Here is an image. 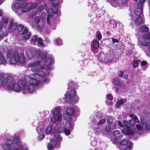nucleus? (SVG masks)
<instances>
[{
  "mask_svg": "<svg viewBox=\"0 0 150 150\" xmlns=\"http://www.w3.org/2000/svg\"><path fill=\"white\" fill-rule=\"evenodd\" d=\"M40 62V61H36L29 63L28 65L29 67H32L31 70L32 71H35V73L36 75L42 77L45 75V72L42 70H39L37 71L39 68L38 67Z\"/></svg>",
  "mask_w": 150,
  "mask_h": 150,
  "instance_id": "1",
  "label": "nucleus"
},
{
  "mask_svg": "<svg viewBox=\"0 0 150 150\" xmlns=\"http://www.w3.org/2000/svg\"><path fill=\"white\" fill-rule=\"evenodd\" d=\"M27 82L25 79H20L18 81V83H13L11 85L12 88L16 91H19L21 89H23L26 87Z\"/></svg>",
  "mask_w": 150,
  "mask_h": 150,
  "instance_id": "2",
  "label": "nucleus"
},
{
  "mask_svg": "<svg viewBox=\"0 0 150 150\" xmlns=\"http://www.w3.org/2000/svg\"><path fill=\"white\" fill-rule=\"evenodd\" d=\"M30 84L28 85L27 89L30 92L33 91L35 88V86L38 84V81L34 79L35 76L33 74L30 75L29 76Z\"/></svg>",
  "mask_w": 150,
  "mask_h": 150,
  "instance_id": "3",
  "label": "nucleus"
},
{
  "mask_svg": "<svg viewBox=\"0 0 150 150\" xmlns=\"http://www.w3.org/2000/svg\"><path fill=\"white\" fill-rule=\"evenodd\" d=\"M15 54L17 62L21 63H24L25 62V60L23 53H21L19 54L18 51L15 50Z\"/></svg>",
  "mask_w": 150,
  "mask_h": 150,
  "instance_id": "4",
  "label": "nucleus"
},
{
  "mask_svg": "<svg viewBox=\"0 0 150 150\" xmlns=\"http://www.w3.org/2000/svg\"><path fill=\"white\" fill-rule=\"evenodd\" d=\"M145 42H141V44L143 46H147L148 45L149 43H150V33H147L143 36Z\"/></svg>",
  "mask_w": 150,
  "mask_h": 150,
  "instance_id": "5",
  "label": "nucleus"
},
{
  "mask_svg": "<svg viewBox=\"0 0 150 150\" xmlns=\"http://www.w3.org/2000/svg\"><path fill=\"white\" fill-rule=\"evenodd\" d=\"M77 86V84H74L72 83H70L69 84V87L71 88V91L70 94L71 96L73 98L75 97L76 95V91L75 90V88H76Z\"/></svg>",
  "mask_w": 150,
  "mask_h": 150,
  "instance_id": "6",
  "label": "nucleus"
},
{
  "mask_svg": "<svg viewBox=\"0 0 150 150\" xmlns=\"http://www.w3.org/2000/svg\"><path fill=\"white\" fill-rule=\"evenodd\" d=\"M5 81H6V84H7L8 88L9 89H11V85L13 83L12 77L11 76H7L5 78Z\"/></svg>",
  "mask_w": 150,
  "mask_h": 150,
  "instance_id": "7",
  "label": "nucleus"
},
{
  "mask_svg": "<svg viewBox=\"0 0 150 150\" xmlns=\"http://www.w3.org/2000/svg\"><path fill=\"white\" fill-rule=\"evenodd\" d=\"M57 141L54 139H52L50 141V142L48 143L47 148L49 150H51L54 147H55L57 144Z\"/></svg>",
  "mask_w": 150,
  "mask_h": 150,
  "instance_id": "8",
  "label": "nucleus"
},
{
  "mask_svg": "<svg viewBox=\"0 0 150 150\" xmlns=\"http://www.w3.org/2000/svg\"><path fill=\"white\" fill-rule=\"evenodd\" d=\"M28 32V30L27 28H25L24 30L22 33V35H25L23 37L24 39H28L30 37L31 34L30 33L26 34Z\"/></svg>",
  "mask_w": 150,
  "mask_h": 150,
  "instance_id": "9",
  "label": "nucleus"
},
{
  "mask_svg": "<svg viewBox=\"0 0 150 150\" xmlns=\"http://www.w3.org/2000/svg\"><path fill=\"white\" fill-rule=\"evenodd\" d=\"M139 30L142 33L146 34L149 31V29L147 26L144 25L140 27Z\"/></svg>",
  "mask_w": 150,
  "mask_h": 150,
  "instance_id": "10",
  "label": "nucleus"
},
{
  "mask_svg": "<svg viewBox=\"0 0 150 150\" xmlns=\"http://www.w3.org/2000/svg\"><path fill=\"white\" fill-rule=\"evenodd\" d=\"M122 131L123 133L125 135H132L134 133L132 130L128 129L123 128L122 129Z\"/></svg>",
  "mask_w": 150,
  "mask_h": 150,
  "instance_id": "11",
  "label": "nucleus"
},
{
  "mask_svg": "<svg viewBox=\"0 0 150 150\" xmlns=\"http://www.w3.org/2000/svg\"><path fill=\"white\" fill-rule=\"evenodd\" d=\"M118 147L120 150H131V149L132 148L133 146L132 143L130 142L124 148H122V146L121 145H119Z\"/></svg>",
  "mask_w": 150,
  "mask_h": 150,
  "instance_id": "12",
  "label": "nucleus"
},
{
  "mask_svg": "<svg viewBox=\"0 0 150 150\" xmlns=\"http://www.w3.org/2000/svg\"><path fill=\"white\" fill-rule=\"evenodd\" d=\"M137 6L138 8L135 9L134 11V14L136 16L140 15L143 11V6L140 7L138 5Z\"/></svg>",
  "mask_w": 150,
  "mask_h": 150,
  "instance_id": "13",
  "label": "nucleus"
},
{
  "mask_svg": "<svg viewBox=\"0 0 150 150\" xmlns=\"http://www.w3.org/2000/svg\"><path fill=\"white\" fill-rule=\"evenodd\" d=\"M25 53L29 59L32 58L34 54V52L30 49H28L26 50Z\"/></svg>",
  "mask_w": 150,
  "mask_h": 150,
  "instance_id": "14",
  "label": "nucleus"
},
{
  "mask_svg": "<svg viewBox=\"0 0 150 150\" xmlns=\"http://www.w3.org/2000/svg\"><path fill=\"white\" fill-rule=\"evenodd\" d=\"M13 56L9 58V62L11 64H15L17 62L15 54V51L13 52Z\"/></svg>",
  "mask_w": 150,
  "mask_h": 150,
  "instance_id": "15",
  "label": "nucleus"
},
{
  "mask_svg": "<svg viewBox=\"0 0 150 150\" xmlns=\"http://www.w3.org/2000/svg\"><path fill=\"white\" fill-rule=\"evenodd\" d=\"M142 22V17L140 16H138L134 21L135 24L137 25H140Z\"/></svg>",
  "mask_w": 150,
  "mask_h": 150,
  "instance_id": "16",
  "label": "nucleus"
},
{
  "mask_svg": "<svg viewBox=\"0 0 150 150\" xmlns=\"http://www.w3.org/2000/svg\"><path fill=\"white\" fill-rule=\"evenodd\" d=\"M6 60L3 54L0 51V63L5 64L6 63Z\"/></svg>",
  "mask_w": 150,
  "mask_h": 150,
  "instance_id": "17",
  "label": "nucleus"
},
{
  "mask_svg": "<svg viewBox=\"0 0 150 150\" xmlns=\"http://www.w3.org/2000/svg\"><path fill=\"white\" fill-rule=\"evenodd\" d=\"M112 83L115 86H118L120 83V80L118 78H115L112 79Z\"/></svg>",
  "mask_w": 150,
  "mask_h": 150,
  "instance_id": "18",
  "label": "nucleus"
},
{
  "mask_svg": "<svg viewBox=\"0 0 150 150\" xmlns=\"http://www.w3.org/2000/svg\"><path fill=\"white\" fill-rule=\"evenodd\" d=\"M52 61L51 58H47L45 60L43 63L44 65L45 66H48L50 65Z\"/></svg>",
  "mask_w": 150,
  "mask_h": 150,
  "instance_id": "19",
  "label": "nucleus"
},
{
  "mask_svg": "<svg viewBox=\"0 0 150 150\" xmlns=\"http://www.w3.org/2000/svg\"><path fill=\"white\" fill-rule=\"evenodd\" d=\"M92 46L95 49L98 48L99 46V42L96 40H93Z\"/></svg>",
  "mask_w": 150,
  "mask_h": 150,
  "instance_id": "20",
  "label": "nucleus"
},
{
  "mask_svg": "<svg viewBox=\"0 0 150 150\" xmlns=\"http://www.w3.org/2000/svg\"><path fill=\"white\" fill-rule=\"evenodd\" d=\"M66 101L71 103L72 101V98L70 94H67L65 96Z\"/></svg>",
  "mask_w": 150,
  "mask_h": 150,
  "instance_id": "21",
  "label": "nucleus"
},
{
  "mask_svg": "<svg viewBox=\"0 0 150 150\" xmlns=\"http://www.w3.org/2000/svg\"><path fill=\"white\" fill-rule=\"evenodd\" d=\"M129 142H130L129 141V139H128L125 138L122 140L120 142V145H125L128 143V144Z\"/></svg>",
  "mask_w": 150,
  "mask_h": 150,
  "instance_id": "22",
  "label": "nucleus"
},
{
  "mask_svg": "<svg viewBox=\"0 0 150 150\" xmlns=\"http://www.w3.org/2000/svg\"><path fill=\"white\" fill-rule=\"evenodd\" d=\"M30 9V7L27 5H25L23 6L21 9V11L23 13L27 12Z\"/></svg>",
  "mask_w": 150,
  "mask_h": 150,
  "instance_id": "23",
  "label": "nucleus"
},
{
  "mask_svg": "<svg viewBox=\"0 0 150 150\" xmlns=\"http://www.w3.org/2000/svg\"><path fill=\"white\" fill-rule=\"evenodd\" d=\"M64 129H65V127L61 126L57 128L56 131L57 133H60L64 132Z\"/></svg>",
  "mask_w": 150,
  "mask_h": 150,
  "instance_id": "24",
  "label": "nucleus"
},
{
  "mask_svg": "<svg viewBox=\"0 0 150 150\" xmlns=\"http://www.w3.org/2000/svg\"><path fill=\"white\" fill-rule=\"evenodd\" d=\"M129 116L130 117L132 118L133 120H135L136 122L138 123L139 122V121L138 117L134 114H131L129 115Z\"/></svg>",
  "mask_w": 150,
  "mask_h": 150,
  "instance_id": "25",
  "label": "nucleus"
},
{
  "mask_svg": "<svg viewBox=\"0 0 150 150\" xmlns=\"http://www.w3.org/2000/svg\"><path fill=\"white\" fill-rule=\"evenodd\" d=\"M66 112L70 115H73L74 114V111L73 108H69L67 109Z\"/></svg>",
  "mask_w": 150,
  "mask_h": 150,
  "instance_id": "26",
  "label": "nucleus"
},
{
  "mask_svg": "<svg viewBox=\"0 0 150 150\" xmlns=\"http://www.w3.org/2000/svg\"><path fill=\"white\" fill-rule=\"evenodd\" d=\"M2 147L4 150H11V146L10 145L6 144H2Z\"/></svg>",
  "mask_w": 150,
  "mask_h": 150,
  "instance_id": "27",
  "label": "nucleus"
},
{
  "mask_svg": "<svg viewBox=\"0 0 150 150\" xmlns=\"http://www.w3.org/2000/svg\"><path fill=\"white\" fill-rule=\"evenodd\" d=\"M13 6L16 8H19L23 7V5L20 2H17L14 4Z\"/></svg>",
  "mask_w": 150,
  "mask_h": 150,
  "instance_id": "28",
  "label": "nucleus"
},
{
  "mask_svg": "<svg viewBox=\"0 0 150 150\" xmlns=\"http://www.w3.org/2000/svg\"><path fill=\"white\" fill-rule=\"evenodd\" d=\"M123 103L122 99H120L118 100L116 103V106L117 108H119L121 105Z\"/></svg>",
  "mask_w": 150,
  "mask_h": 150,
  "instance_id": "29",
  "label": "nucleus"
},
{
  "mask_svg": "<svg viewBox=\"0 0 150 150\" xmlns=\"http://www.w3.org/2000/svg\"><path fill=\"white\" fill-rule=\"evenodd\" d=\"M113 135L116 137H121L120 132L117 130H115L113 132Z\"/></svg>",
  "mask_w": 150,
  "mask_h": 150,
  "instance_id": "30",
  "label": "nucleus"
},
{
  "mask_svg": "<svg viewBox=\"0 0 150 150\" xmlns=\"http://www.w3.org/2000/svg\"><path fill=\"white\" fill-rule=\"evenodd\" d=\"M6 55L7 57L8 58H10L11 57L13 56L12 50H7V51Z\"/></svg>",
  "mask_w": 150,
  "mask_h": 150,
  "instance_id": "31",
  "label": "nucleus"
},
{
  "mask_svg": "<svg viewBox=\"0 0 150 150\" xmlns=\"http://www.w3.org/2000/svg\"><path fill=\"white\" fill-rule=\"evenodd\" d=\"M5 78H4L2 74H0V82L2 85L6 84V81H5Z\"/></svg>",
  "mask_w": 150,
  "mask_h": 150,
  "instance_id": "32",
  "label": "nucleus"
},
{
  "mask_svg": "<svg viewBox=\"0 0 150 150\" xmlns=\"http://www.w3.org/2000/svg\"><path fill=\"white\" fill-rule=\"evenodd\" d=\"M24 28L25 29L24 26L21 24H18L17 26V30L19 32H22Z\"/></svg>",
  "mask_w": 150,
  "mask_h": 150,
  "instance_id": "33",
  "label": "nucleus"
},
{
  "mask_svg": "<svg viewBox=\"0 0 150 150\" xmlns=\"http://www.w3.org/2000/svg\"><path fill=\"white\" fill-rule=\"evenodd\" d=\"M96 37L99 41H100L102 38V35L100 31H98L96 33Z\"/></svg>",
  "mask_w": 150,
  "mask_h": 150,
  "instance_id": "34",
  "label": "nucleus"
},
{
  "mask_svg": "<svg viewBox=\"0 0 150 150\" xmlns=\"http://www.w3.org/2000/svg\"><path fill=\"white\" fill-rule=\"evenodd\" d=\"M17 24L16 23H14L12 25H11L10 27L8 26V28L11 29L13 31H14L17 28Z\"/></svg>",
  "mask_w": 150,
  "mask_h": 150,
  "instance_id": "35",
  "label": "nucleus"
},
{
  "mask_svg": "<svg viewBox=\"0 0 150 150\" xmlns=\"http://www.w3.org/2000/svg\"><path fill=\"white\" fill-rule=\"evenodd\" d=\"M70 115L67 113H64L63 115V117L64 119L66 120H70Z\"/></svg>",
  "mask_w": 150,
  "mask_h": 150,
  "instance_id": "36",
  "label": "nucleus"
},
{
  "mask_svg": "<svg viewBox=\"0 0 150 150\" xmlns=\"http://www.w3.org/2000/svg\"><path fill=\"white\" fill-rule=\"evenodd\" d=\"M60 112V110L58 108H56L53 112V115L55 116L59 115Z\"/></svg>",
  "mask_w": 150,
  "mask_h": 150,
  "instance_id": "37",
  "label": "nucleus"
},
{
  "mask_svg": "<svg viewBox=\"0 0 150 150\" xmlns=\"http://www.w3.org/2000/svg\"><path fill=\"white\" fill-rule=\"evenodd\" d=\"M138 62H141V61L139 60L137 61H135L133 62L132 64L134 68H136L138 67L139 65V63Z\"/></svg>",
  "mask_w": 150,
  "mask_h": 150,
  "instance_id": "38",
  "label": "nucleus"
},
{
  "mask_svg": "<svg viewBox=\"0 0 150 150\" xmlns=\"http://www.w3.org/2000/svg\"><path fill=\"white\" fill-rule=\"evenodd\" d=\"M52 10L53 13L56 14L58 12V8L55 6H53L52 8Z\"/></svg>",
  "mask_w": 150,
  "mask_h": 150,
  "instance_id": "39",
  "label": "nucleus"
},
{
  "mask_svg": "<svg viewBox=\"0 0 150 150\" xmlns=\"http://www.w3.org/2000/svg\"><path fill=\"white\" fill-rule=\"evenodd\" d=\"M38 6V4L37 3H33L30 5V9H35Z\"/></svg>",
  "mask_w": 150,
  "mask_h": 150,
  "instance_id": "40",
  "label": "nucleus"
},
{
  "mask_svg": "<svg viewBox=\"0 0 150 150\" xmlns=\"http://www.w3.org/2000/svg\"><path fill=\"white\" fill-rule=\"evenodd\" d=\"M112 5L114 7L117 6L118 3V0H110Z\"/></svg>",
  "mask_w": 150,
  "mask_h": 150,
  "instance_id": "41",
  "label": "nucleus"
},
{
  "mask_svg": "<svg viewBox=\"0 0 150 150\" xmlns=\"http://www.w3.org/2000/svg\"><path fill=\"white\" fill-rule=\"evenodd\" d=\"M37 43L40 45L44 46V44L42 42V40L41 38H38Z\"/></svg>",
  "mask_w": 150,
  "mask_h": 150,
  "instance_id": "42",
  "label": "nucleus"
},
{
  "mask_svg": "<svg viewBox=\"0 0 150 150\" xmlns=\"http://www.w3.org/2000/svg\"><path fill=\"white\" fill-rule=\"evenodd\" d=\"M52 126L51 125H49L45 129L46 133H49L52 129Z\"/></svg>",
  "mask_w": 150,
  "mask_h": 150,
  "instance_id": "43",
  "label": "nucleus"
},
{
  "mask_svg": "<svg viewBox=\"0 0 150 150\" xmlns=\"http://www.w3.org/2000/svg\"><path fill=\"white\" fill-rule=\"evenodd\" d=\"M13 140L15 142L18 143L20 142V139L19 137L17 136H15L13 138Z\"/></svg>",
  "mask_w": 150,
  "mask_h": 150,
  "instance_id": "44",
  "label": "nucleus"
},
{
  "mask_svg": "<svg viewBox=\"0 0 150 150\" xmlns=\"http://www.w3.org/2000/svg\"><path fill=\"white\" fill-rule=\"evenodd\" d=\"M111 127L110 125L108 124L106 125L105 127V130L107 132H109L111 130Z\"/></svg>",
  "mask_w": 150,
  "mask_h": 150,
  "instance_id": "45",
  "label": "nucleus"
},
{
  "mask_svg": "<svg viewBox=\"0 0 150 150\" xmlns=\"http://www.w3.org/2000/svg\"><path fill=\"white\" fill-rule=\"evenodd\" d=\"M106 119L105 118L99 121L97 123L98 125H101L104 123L106 121Z\"/></svg>",
  "mask_w": 150,
  "mask_h": 150,
  "instance_id": "46",
  "label": "nucleus"
},
{
  "mask_svg": "<svg viewBox=\"0 0 150 150\" xmlns=\"http://www.w3.org/2000/svg\"><path fill=\"white\" fill-rule=\"evenodd\" d=\"M107 120L108 123H111L113 121V119L112 117L110 116L107 118Z\"/></svg>",
  "mask_w": 150,
  "mask_h": 150,
  "instance_id": "47",
  "label": "nucleus"
},
{
  "mask_svg": "<svg viewBox=\"0 0 150 150\" xmlns=\"http://www.w3.org/2000/svg\"><path fill=\"white\" fill-rule=\"evenodd\" d=\"M136 127L138 131L141 130L143 128V126L140 124H137L136 125Z\"/></svg>",
  "mask_w": 150,
  "mask_h": 150,
  "instance_id": "48",
  "label": "nucleus"
},
{
  "mask_svg": "<svg viewBox=\"0 0 150 150\" xmlns=\"http://www.w3.org/2000/svg\"><path fill=\"white\" fill-rule=\"evenodd\" d=\"M140 121L141 124L143 125H145L146 124V122L145 120V118L144 117H141Z\"/></svg>",
  "mask_w": 150,
  "mask_h": 150,
  "instance_id": "49",
  "label": "nucleus"
},
{
  "mask_svg": "<svg viewBox=\"0 0 150 150\" xmlns=\"http://www.w3.org/2000/svg\"><path fill=\"white\" fill-rule=\"evenodd\" d=\"M53 16V14H50L48 15L47 16V23L48 24L50 23L51 22V21L50 20V17H52V16Z\"/></svg>",
  "mask_w": 150,
  "mask_h": 150,
  "instance_id": "50",
  "label": "nucleus"
},
{
  "mask_svg": "<svg viewBox=\"0 0 150 150\" xmlns=\"http://www.w3.org/2000/svg\"><path fill=\"white\" fill-rule=\"evenodd\" d=\"M64 132L65 133V134L66 135H69L70 134V132L69 130L66 128L65 127V129H64Z\"/></svg>",
  "mask_w": 150,
  "mask_h": 150,
  "instance_id": "51",
  "label": "nucleus"
},
{
  "mask_svg": "<svg viewBox=\"0 0 150 150\" xmlns=\"http://www.w3.org/2000/svg\"><path fill=\"white\" fill-rule=\"evenodd\" d=\"M38 40L37 37L35 35H33L31 38V41L34 42H36Z\"/></svg>",
  "mask_w": 150,
  "mask_h": 150,
  "instance_id": "52",
  "label": "nucleus"
},
{
  "mask_svg": "<svg viewBox=\"0 0 150 150\" xmlns=\"http://www.w3.org/2000/svg\"><path fill=\"white\" fill-rule=\"evenodd\" d=\"M21 147V146L20 144H16L15 145L13 146L14 150H19Z\"/></svg>",
  "mask_w": 150,
  "mask_h": 150,
  "instance_id": "53",
  "label": "nucleus"
},
{
  "mask_svg": "<svg viewBox=\"0 0 150 150\" xmlns=\"http://www.w3.org/2000/svg\"><path fill=\"white\" fill-rule=\"evenodd\" d=\"M146 129L147 130L150 129V119L148 121L146 124Z\"/></svg>",
  "mask_w": 150,
  "mask_h": 150,
  "instance_id": "54",
  "label": "nucleus"
},
{
  "mask_svg": "<svg viewBox=\"0 0 150 150\" xmlns=\"http://www.w3.org/2000/svg\"><path fill=\"white\" fill-rule=\"evenodd\" d=\"M119 85L120 86V87L122 89H124L126 87V86L124 83L120 82Z\"/></svg>",
  "mask_w": 150,
  "mask_h": 150,
  "instance_id": "55",
  "label": "nucleus"
},
{
  "mask_svg": "<svg viewBox=\"0 0 150 150\" xmlns=\"http://www.w3.org/2000/svg\"><path fill=\"white\" fill-rule=\"evenodd\" d=\"M135 120L132 119H131L129 120V124L131 126H133L135 125Z\"/></svg>",
  "mask_w": 150,
  "mask_h": 150,
  "instance_id": "56",
  "label": "nucleus"
},
{
  "mask_svg": "<svg viewBox=\"0 0 150 150\" xmlns=\"http://www.w3.org/2000/svg\"><path fill=\"white\" fill-rule=\"evenodd\" d=\"M122 122L123 123V125L124 126V127L125 126L127 127H128V125L129 124V122L126 120H124L122 121Z\"/></svg>",
  "mask_w": 150,
  "mask_h": 150,
  "instance_id": "57",
  "label": "nucleus"
},
{
  "mask_svg": "<svg viewBox=\"0 0 150 150\" xmlns=\"http://www.w3.org/2000/svg\"><path fill=\"white\" fill-rule=\"evenodd\" d=\"M66 127L68 129L70 128L71 125V123L70 122H68L66 123Z\"/></svg>",
  "mask_w": 150,
  "mask_h": 150,
  "instance_id": "58",
  "label": "nucleus"
},
{
  "mask_svg": "<svg viewBox=\"0 0 150 150\" xmlns=\"http://www.w3.org/2000/svg\"><path fill=\"white\" fill-rule=\"evenodd\" d=\"M58 0H54L52 2V4L53 6H57L59 4Z\"/></svg>",
  "mask_w": 150,
  "mask_h": 150,
  "instance_id": "59",
  "label": "nucleus"
},
{
  "mask_svg": "<svg viewBox=\"0 0 150 150\" xmlns=\"http://www.w3.org/2000/svg\"><path fill=\"white\" fill-rule=\"evenodd\" d=\"M145 1V0H139L140 3L138 4V5L140 7L143 6V4Z\"/></svg>",
  "mask_w": 150,
  "mask_h": 150,
  "instance_id": "60",
  "label": "nucleus"
},
{
  "mask_svg": "<svg viewBox=\"0 0 150 150\" xmlns=\"http://www.w3.org/2000/svg\"><path fill=\"white\" fill-rule=\"evenodd\" d=\"M38 8V11L40 12H41L44 10V7L42 5H40Z\"/></svg>",
  "mask_w": 150,
  "mask_h": 150,
  "instance_id": "61",
  "label": "nucleus"
},
{
  "mask_svg": "<svg viewBox=\"0 0 150 150\" xmlns=\"http://www.w3.org/2000/svg\"><path fill=\"white\" fill-rule=\"evenodd\" d=\"M3 22L4 24H7L8 21V19L7 18L4 17L3 19Z\"/></svg>",
  "mask_w": 150,
  "mask_h": 150,
  "instance_id": "62",
  "label": "nucleus"
},
{
  "mask_svg": "<svg viewBox=\"0 0 150 150\" xmlns=\"http://www.w3.org/2000/svg\"><path fill=\"white\" fill-rule=\"evenodd\" d=\"M124 71L122 70H120L119 71V76L121 77H123V75L124 74Z\"/></svg>",
  "mask_w": 150,
  "mask_h": 150,
  "instance_id": "63",
  "label": "nucleus"
},
{
  "mask_svg": "<svg viewBox=\"0 0 150 150\" xmlns=\"http://www.w3.org/2000/svg\"><path fill=\"white\" fill-rule=\"evenodd\" d=\"M56 119L57 121H61L62 119V116L61 115H59L57 117Z\"/></svg>",
  "mask_w": 150,
  "mask_h": 150,
  "instance_id": "64",
  "label": "nucleus"
}]
</instances>
